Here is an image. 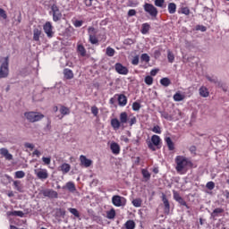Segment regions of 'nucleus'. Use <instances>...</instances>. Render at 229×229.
Returning a JSON list of instances; mask_svg holds the SVG:
<instances>
[{
  "label": "nucleus",
  "instance_id": "nucleus-62",
  "mask_svg": "<svg viewBox=\"0 0 229 229\" xmlns=\"http://www.w3.org/2000/svg\"><path fill=\"white\" fill-rule=\"evenodd\" d=\"M197 30H200V31H207V27L201 25L197 28Z\"/></svg>",
  "mask_w": 229,
  "mask_h": 229
},
{
  "label": "nucleus",
  "instance_id": "nucleus-24",
  "mask_svg": "<svg viewBox=\"0 0 229 229\" xmlns=\"http://www.w3.org/2000/svg\"><path fill=\"white\" fill-rule=\"evenodd\" d=\"M199 92L201 98H208V96H210V92L208 91V89H207V87L205 86L200 87L199 89Z\"/></svg>",
  "mask_w": 229,
  "mask_h": 229
},
{
  "label": "nucleus",
  "instance_id": "nucleus-51",
  "mask_svg": "<svg viewBox=\"0 0 229 229\" xmlns=\"http://www.w3.org/2000/svg\"><path fill=\"white\" fill-rule=\"evenodd\" d=\"M132 110H133L134 112H139V110H140V103H139V102H134V103L132 104Z\"/></svg>",
  "mask_w": 229,
  "mask_h": 229
},
{
  "label": "nucleus",
  "instance_id": "nucleus-45",
  "mask_svg": "<svg viewBox=\"0 0 229 229\" xmlns=\"http://www.w3.org/2000/svg\"><path fill=\"white\" fill-rule=\"evenodd\" d=\"M141 62H145L146 64H149L150 57L148 54H142L140 55Z\"/></svg>",
  "mask_w": 229,
  "mask_h": 229
},
{
  "label": "nucleus",
  "instance_id": "nucleus-5",
  "mask_svg": "<svg viewBox=\"0 0 229 229\" xmlns=\"http://www.w3.org/2000/svg\"><path fill=\"white\" fill-rule=\"evenodd\" d=\"M24 117L29 123H38L44 119V114L40 112L29 111L24 113Z\"/></svg>",
  "mask_w": 229,
  "mask_h": 229
},
{
  "label": "nucleus",
  "instance_id": "nucleus-8",
  "mask_svg": "<svg viewBox=\"0 0 229 229\" xmlns=\"http://www.w3.org/2000/svg\"><path fill=\"white\" fill-rule=\"evenodd\" d=\"M50 15H52L54 22H58V21H62V12L56 4H53L51 6Z\"/></svg>",
  "mask_w": 229,
  "mask_h": 229
},
{
  "label": "nucleus",
  "instance_id": "nucleus-40",
  "mask_svg": "<svg viewBox=\"0 0 229 229\" xmlns=\"http://www.w3.org/2000/svg\"><path fill=\"white\" fill-rule=\"evenodd\" d=\"M106 55L107 56H114V55H115V49L112 48L111 47H107L106 49Z\"/></svg>",
  "mask_w": 229,
  "mask_h": 229
},
{
  "label": "nucleus",
  "instance_id": "nucleus-19",
  "mask_svg": "<svg viewBox=\"0 0 229 229\" xmlns=\"http://www.w3.org/2000/svg\"><path fill=\"white\" fill-rule=\"evenodd\" d=\"M0 155H2V157H4L5 160H13V156L10 154L8 148H0Z\"/></svg>",
  "mask_w": 229,
  "mask_h": 229
},
{
  "label": "nucleus",
  "instance_id": "nucleus-57",
  "mask_svg": "<svg viewBox=\"0 0 229 229\" xmlns=\"http://www.w3.org/2000/svg\"><path fill=\"white\" fill-rule=\"evenodd\" d=\"M0 17H3V19L8 18V15H6V11L4 9L0 8Z\"/></svg>",
  "mask_w": 229,
  "mask_h": 229
},
{
  "label": "nucleus",
  "instance_id": "nucleus-20",
  "mask_svg": "<svg viewBox=\"0 0 229 229\" xmlns=\"http://www.w3.org/2000/svg\"><path fill=\"white\" fill-rule=\"evenodd\" d=\"M57 169H58V171H61V173H63V174H67V173H69L71 171V165H69L67 163H64Z\"/></svg>",
  "mask_w": 229,
  "mask_h": 229
},
{
  "label": "nucleus",
  "instance_id": "nucleus-56",
  "mask_svg": "<svg viewBox=\"0 0 229 229\" xmlns=\"http://www.w3.org/2000/svg\"><path fill=\"white\" fill-rule=\"evenodd\" d=\"M132 65H139V55H135L131 60Z\"/></svg>",
  "mask_w": 229,
  "mask_h": 229
},
{
  "label": "nucleus",
  "instance_id": "nucleus-37",
  "mask_svg": "<svg viewBox=\"0 0 229 229\" xmlns=\"http://www.w3.org/2000/svg\"><path fill=\"white\" fill-rule=\"evenodd\" d=\"M141 174L143 178H145V180H150L151 178V174L149 173V171H148V169H141Z\"/></svg>",
  "mask_w": 229,
  "mask_h": 229
},
{
  "label": "nucleus",
  "instance_id": "nucleus-32",
  "mask_svg": "<svg viewBox=\"0 0 229 229\" xmlns=\"http://www.w3.org/2000/svg\"><path fill=\"white\" fill-rule=\"evenodd\" d=\"M125 229H135V221L133 220H128L124 224Z\"/></svg>",
  "mask_w": 229,
  "mask_h": 229
},
{
  "label": "nucleus",
  "instance_id": "nucleus-34",
  "mask_svg": "<svg viewBox=\"0 0 229 229\" xmlns=\"http://www.w3.org/2000/svg\"><path fill=\"white\" fill-rule=\"evenodd\" d=\"M160 84L163 87H169V85H171V80H169V78H167V77L162 78L160 80Z\"/></svg>",
  "mask_w": 229,
  "mask_h": 229
},
{
  "label": "nucleus",
  "instance_id": "nucleus-16",
  "mask_svg": "<svg viewBox=\"0 0 229 229\" xmlns=\"http://www.w3.org/2000/svg\"><path fill=\"white\" fill-rule=\"evenodd\" d=\"M43 196H45L46 198H51L53 199H56L58 198V192H56L55 190H45L43 191Z\"/></svg>",
  "mask_w": 229,
  "mask_h": 229
},
{
  "label": "nucleus",
  "instance_id": "nucleus-44",
  "mask_svg": "<svg viewBox=\"0 0 229 229\" xmlns=\"http://www.w3.org/2000/svg\"><path fill=\"white\" fill-rule=\"evenodd\" d=\"M68 211L72 214L75 217H80V212L74 208H69Z\"/></svg>",
  "mask_w": 229,
  "mask_h": 229
},
{
  "label": "nucleus",
  "instance_id": "nucleus-60",
  "mask_svg": "<svg viewBox=\"0 0 229 229\" xmlns=\"http://www.w3.org/2000/svg\"><path fill=\"white\" fill-rule=\"evenodd\" d=\"M207 80H208V81H211V83H217V79L216 78L212 79V77L207 76Z\"/></svg>",
  "mask_w": 229,
  "mask_h": 229
},
{
  "label": "nucleus",
  "instance_id": "nucleus-26",
  "mask_svg": "<svg viewBox=\"0 0 229 229\" xmlns=\"http://www.w3.org/2000/svg\"><path fill=\"white\" fill-rule=\"evenodd\" d=\"M128 103V98L124 95H119L118 96V105L120 106H126Z\"/></svg>",
  "mask_w": 229,
  "mask_h": 229
},
{
  "label": "nucleus",
  "instance_id": "nucleus-9",
  "mask_svg": "<svg viewBox=\"0 0 229 229\" xmlns=\"http://www.w3.org/2000/svg\"><path fill=\"white\" fill-rule=\"evenodd\" d=\"M34 174L37 176L38 180H47L49 178V173H47V169L46 168H37L34 169Z\"/></svg>",
  "mask_w": 229,
  "mask_h": 229
},
{
  "label": "nucleus",
  "instance_id": "nucleus-39",
  "mask_svg": "<svg viewBox=\"0 0 229 229\" xmlns=\"http://www.w3.org/2000/svg\"><path fill=\"white\" fill-rule=\"evenodd\" d=\"M132 205H133V207H136V208L142 207V199H134L132 200Z\"/></svg>",
  "mask_w": 229,
  "mask_h": 229
},
{
  "label": "nucleus",
  "instance_id": "nucleus-47",
  "mask_svg": "<svg viewBox=\"0 0 229 229\" xmlns=\"http://www.w3.org/2000/svg\"><path fill=\"white\" fill-rule=\"evenodd\" d=\"M91 114H93L94 117H98L99 114V109L98 108V106H91Z\"/></svg>",
  "mask_w": 229,
  "mask_h": 229
},
{
  "label": "nucleus",
  "instance_id": "nucleus-1",
  "mask_svg": "<svg viewBox=\"0 0 229 229\" xmlns=\"http://www.w3.org/2000/svg\"><path fill=\"white\" fill-rule=\"evenodd\" d=\"M120 120L117 118H113L111 120V126L113 130H124L126 128V124H129V126H133V124H137V117L131 115L128 116V113L122 112L119 116Z\"/></svg>",
  "mask_w": 229,
  "mask_h": 229
},
{
  "label": "nucleus",
  "instance_id": "nucleus-48",
  "mask_svg": "<svg viewBox=\"0 0 229 229\" xmlns=\"http://www.w3.org/2000/svg\"><path fill=\"white\" fill-rule=\"evenodd\" d=\"M207 189H208V191H214V189L216 188V183L214 182H208L206 184Z\"/></svg>",
  "mask_w": 229,
  "mask_h": 229
},
{
  "label": "nucleus",
  "instance_id": "nucleus-54",
  "mask_svg": "<svg viewBox=\"0 0 229 229\" xmlns=\"http://www.w3.org/2000/svg\"><path fill=\"white\" fill-rule=\"evenodd\" d=\"M42 161L44 162L45 165H49V164H51V157H43Z\"/></svg>",
  "mask_w": 229,
  "mask_h": 229
},
{
  "label": "nucleus",
  "instance_id": "nucleus-29",
  "mask_svg": "<svg viewBox=\"0 0 229 229\" xmlns=\"http://www.w3.org/2000/svg\"><path fill=\"white\" fill-rule=\"evenodd\" d=\"M162 201L164 203L165 208L166 210H170L171 205L169 204V200L167 199V197L165 196V194L162 195Z\"/></svg>",
  "mask_w": 229,
  "mask_h": 229
},
{
  "label": "nucleus",
  "instance_id": "nucleus-53",
  "mask_svg": "<svg viewBox=\"0 0 229 229\" xmlns=\"http://www.w3.org/2000/svg\"><path fill=\"white\" fill-rule=\"evenodd\" d=\"M73 26H75V28H81V26H83V21L76 20L73 22Z\"/></svg>",
  "mask_w": 229,
  "mask_h": 229
},
{
  "label": "nucleus",
  "instance_id": "nucleus-10",
  "mask_svg": "<svg viewBox=\"0 0 229 229\" xmlns=\"http://www.w3.org/2000/svg\"><path fill=\"white\" fill-rule=\"evenodd\" d=\"M43 30L48 38H53V37H55V27H53L51 21H47L43 25Z\"/></svg>",
  "mask_w": 229,
  "mask_h": 229
},
{
  "label": "nucleus",
  "instance_id": "nucleus-61",
  "mask_svg": "<svg viewBox=\"0 0 229 229\" xmlns=\"http://www.w3.org/2000/svg\"><path fill=\"white\" fill-rule=\"evenodd\" d=\"M157 74H158V69H153L150 71L151 76H157Z\"/></svg>",
  "mask_w": 229,
  "mask_h": 229
},
{
  "label": "nucleus",
  "instance_id": "nucleus-52",
  "mask_svg": "<svg viewBox=\"0 0 229 229\" xmlns=\"http://www.w3.org/2000/svg\"><path fill=\"white\" fill-rule=\"evenodd\" d=\"M181 13H183V15H190L191 9H189V7H182Z\"/></svg>",
  "mask_w": 229,
  "mask_h": 229
},
{
  "label": "nucleus",
  "instance_id": "nucleus-3",
  "mask_svg": "<svg viewBox=\"0 0 229 229\" xmlns=\"http://www.w3.org/2000/svg\"><path fill=\"white\" fill-rule=\"evenodd\" d=\"M0 64V80H3L10 74V57H2Z\"/></svg>",
  "mask_w": 229,
  "mask_h": 229
},
{
  "label": "nucleus",
  "instance_id": "nucleus-58",
  "mask_svg": "<svg viewBox=\"0 0 229 229\" xmlns=\"http://www.w3.org/2000/svg\"><path fill=\"white\" fill-rule=\"evenodd\" d=\"M24 146L25 148H28L29 149H31V150L35 148V145H33L32 143H25Z\"/></svg>",
  "mask_w": 229,
  "mask_h": 229
},
{
  "label": "nucleus",
  "instance_id": "nucleus-42",
  "mask_svg": "<svg viewBox=\"0 0 229 229\" xmlns=\"http://www.w3.org/2000/svg\"><path fill=\"white\" fill-rule=\"evenodd\" d=\"M172 116L178 117V121H180V119L182 118V111L180 109H174L172 114Z\"/></svg>",
  "mask_w": 229,
  "mask_h": 229
},
{
  "label": "nucleus",
  "instance_id": "nucleus-12",
  "mask_svg": "<svg viewBox=\"0 0 229 229\" xmlns=\"http://www.w3.org/2000/svg\"><path fill=\"white\" fill-rule=\"evenodd\" d=\"M173 194H174V199L176 200L179 205H182V207H185L186 208H190L189 205H187V202L185 201V199H183V198H182V196H180V193H178V191H173Z\"/></svg>",
  "mask_w": 229,
  "mask_h": 229
},
{
  "label": "nucleus",
  "instance_id": "nucleus-59",
  "mask_svg": "<svg viewBox=\"0 0 229 229\" xmlns=\"http://www.w3.org/2000/svg\"><path fill=\"white\" fill-rule=\"evenodd\" d=\"M41 153L38 151V149H35L32 153V157H37L38 158L40 157Z\"/></svg>",
  "mask_w": 229,
  "mask_h": 229
},
{
  "label": "nucleus",
  "instance_id": "nucleus-36",
  "mask_svg": "<svg viewBox=\"0 0 229 229\" xmlns=\"http://www.w3.org/2000/svg\"><path fill=\"white\" fill-rule=\"evenodd\" d=\"M168 12L171 14L176 13V4L174 3L168 4Z\"/></svg>",
  "mask_w": 229,
  "mask_h": 229
},
{
  "label": "nucleus",
  "instance_id": "nucleus-41",
  "mask_svg": "<svg viewBox=\"0 0 229 229\" xmlns=\"http://www.w3.org/2000/svg\"><path fill=\"white\" fill-rule=\"evenodd\" d=\"M107 219H114L115 217V209L112 208L106 212Z\"/></svg>",
  "mask_w": 229,
  "mask_h": 229
},
{
  "label": "nucleus",
  "instance_id": "nucleus-7",
  "mask_svg": "<svg viewBox=\"0 0 229 229\" xmlns=\"http://www.w3.org/2000/svg\"><path fill=\"white\" fill-rule=\"evenodd\" d=\"M143 9L145 10L146 13H148L150 17L153 19H157V16L158 15V9L156 8L155 5L152 4L145 3L143 5Z\"/></svg>",
  "mask_w": 229,
  "mask_h": 229
},
{
  "label": "nucleus",
  "instance_id": "nucleus-31",
  "mask_svg": "<svg viewBox=\"0 0 229 229\" xmlns=\"http://www.w3.org/2000/svg\"><path fill=\"white\" fill-rule=\"evenodd\" d=\"M223 212H225V210L221 208H216L213 210V212L211 213V217H217V216H219V214H223Z\"/></svg>",
  "mask_w": 229,
  "mask_h": 229
},
{
  "label": "nucleus",
  "instance_id": "nucleus-25",
  "mask_svg": "<svg viewBox=\"0 0 229 229\" xmlns=\"http://www.w3.org/2000/svg\"><path fill=\"white\" fill-rule=\"evenodd\" d=\"M40 35H42V30L39 29L33 30V40L35 42H40Z\"/></svg>",
  "mask_w": 229,
  "mask_h": 229
},
{
  "label": "nucleus",
  "instance_id": "nucleus-13",
  "mask_svg": "<svg viewBox=\"0 0 229 229\" xmlns=\"http://www.w3.org/2000/svg\"><path fill=\"white\" fill-rule=\"evenodd\" d=\"M114 69L118 74H123V76H126L130 71L126 68V66L123 65L120 63H116L114 64Z\"/></svg>",
  "mask_w": 229,
  "mask_h": 229
},
{
  "label": "nucleus",
  "instance_id": "nucleus-28",
  "mask_svg": "<svg viewBox=\"0 0 229 229\" xmlns=\"http://www.w3.org/2000/svg\"><path fill=\"white\" fill-rule=\"evenodd\" d=\"M7 216H14L17 217H24V212L22 211H8Z\"/></svg>",
  "mask_w": 229,
  "mask_h": 229
},
{
  "label": "nucleus",
  "instance_id": "nucleus-17",
  "mask_svg": "<svg viewBox=\"0 0 229 229\" xmlns=\"http://www.w3.org/2000/svg\"><path fill=\"white\" fill-rule=\"evenodd\" d=\"M110 149L113 155H119V153H121V146H119L115 141L111 142Z\"/></svg>",
  "mask_w": 229,
  "mask_h": 229
},
{
  "label": "nucleus",
  "instance_id": "nucleus-23",
  "mask_svg": "<svg viewBox=\"0 0 229 229\" xmlns=\"http://www.w3.org/2000/svg\"><path fill=\"white\" fill-rule=\"evenodd\" d=\"M149 30H151V25L148 22L143 23L141 25V30H140V33L142 35H148V33H149Z\"/></svg>",
  "mask_w": 229,
  "mask_h": 229
},
{
  "label": "nucleus",
  "instance_id": "nucleus-11",
  "mask_svg": "<svg viewBox=\"0 0 229 229\" xmlns=\"http://www.w3.org/2000/svg\"><path fill=\"white\" fill-rule=\"evenodd\" d=\"M112 203L114 207H125L126 198L121 197L120 195H114L112 197Z\"/></svg>",
  "mask_w": 229,
  "mask_h": 229
},
{
  "label": "nucleus",
  "instance_id": "nucleus-63",
  "mask_svg": "<svg viewBox=\"0 0 229 229\" xmlns=\"http://www.w3.org/2000/svg\"><path fill=\"white\" fill-rule=\"evenodd\" d=\"M160 55H161L160 50H156V51L154 52V56H155L156 58L158 57V56H160Z\"/></svg>",
  "mask_w": 229,
  "mask_h": 229
},
{
  "label": "nucleus",
  "instance_id": "nucleus-30",
  "mask_svg": "<svg viewBox=\"0 0 229 229\" xmlns=\"http://www.w3.org/2000/svg\"><path fill=\"white\" fill-rule=\"evenodd\" d=\"M183 99H185V95H182V93L180 92H176L174 95V101L180 102V101H183Z\"/></svg>",
  "mask_w": 229,
  "mask_h": 229
},
{
  "label": "nucleus",
  "instance_id": "nucleus-43",
  "mask_svg": "<svg viewBox=\"0 0 229 229\" xmlns=\"http://www.w3.org/2000/svg\"><path fill=\"white\" fill-rule=\"evenodd\" d=\"M167 58L170 64H173V62H174V54H173L171 50H167Z\"/></svg>",
  "mask_w": 229,
  "mask_h": 229
},
{
  "label": "nucleus",
  "instance_id": "nucleus-21",
  "mask_svg": "<svg viewBox=\"0 0 229 229\" xmlns=\"http://www.w3.org/2000/svg\"><path fill=\"white\" fill-rule=\"evenodd\" d=\"M63 74H64L65 80H72V78H74V72H72V70H71L69 68H65L63 71Z\"/></svg>",
  "mask_w": 229,
  "mask_h": 229
},
{
  "label": "nucleus",
  "instance_id": "nucleus-50",
  "mask_svg": "<svg viewBox=\"0 0 229 229\" xmlns=\"http://www.w3.org/2000/svg\"><path fill=\"white\" fill-rule=\"evenodd\" d=\"M15 178H24L26 176V173L24 171H17L14 174Z\"/></svg>",
  "mask_w": 229,
  "mask_h": 229
},
{
  "label": "nucleus",
  "instance_id": "nucleus-64",
  "mask_svg": "<svg viewBox=\"0 0 229 229\" xmlns=\"http://www.w3.org/2000/svg\"><path fill=\"white\" fill-rule=\"evenodd\" d=\"M7 196H8L9 198H13V196H15V194L13 193V191H9V192L7 193Z\"/></svg>",
  "mask_w": 229,
  "mask_h": 229
},
{
  "label": "nucleus",
  "instance_id": "nucleus-6",
  "mask_svg": "<svg viewBox=\"0 0 229 229\" xmlns=\"http://www.w3.org/2000/svg\"><path fill=\"white\" fill-rule=\"evenodd\" d=\"M88 35H89V42H90L93 46L99 45V38H98V30L94 27L88 28Z\"/></svg>",
  "mask_w": 229,
  "mask_h": 229
},
{
  "label": "nucleus",
  "instance_id": "nucleus-33",
  "mask_svg": "<svg viewBox=\"0 0 229 229\" xmlns=\"http://www.w3.org/2000/svg\"><path fill=\"white\" fill-rule=\"evenodd\" d=\"M13 186H14V189L18 191V192H23L22 184L21 183V181H14Z\"/></svg>",
  "mask_w": 229,
  "mask_h": 229
},
{
  "label": "nucleus",
  "instance_id": "nucleus-15",
  "mask_svg": "<svg viewBox=\"0 0 229 229\" xmlns=\"http://www.w3.org/2000/svg\"><path fill=\"white\" fill-rule=\"evenodd\" d=\"M80 161L81 165H83V167H90V165H92V160L87 158L84 155L80 156Z\"/></svg>",
  "mask_w": 229,
  "mask_h": 229
},
{
  "label": "nucleus",
  "instance_id": "nucleus-22",
  "mask_svg": "<svg viewBox=\"0 0 229 229\" xmlns=\"http://www.w3.org/2000/svg\"><path fill=\"white\" fill-rule=\"evenodd\" d=\"M63 189L69 191V192H76V185L72 182H68L64 186H63Z\"/></svg>",
  "mask_w": 229,
  "mask_h": 229
},
{
  "label": "nucleus",
  "instance_id": "nucleus-46",
  "mask_svg": "<svg viewBox=\"0 0 229 229\" xmlns=\"http://www.w3.org/2000/svg\"><path fill=\"white\" fill-rule=\"evenodd\" d=\"M151 131H153V133H157L158 135H160V133H162V128L160 127V125H156L151 129Z\"/></svg>",
  "mask_w": 229,
  "mask_h": 229
},
{
  "label": "nucleus",
  "instance_id": "nucleus-38",
  "mask_svg": "<svg viewBox=\"0 0 229 229\" xmlns=\"http://www.w3.org/2000/svg\"><path fill=\"white\" fill-rule=\"evenodd\" d=\"M77 51L81 54V55L85 56L87 55V50L83 45H78Z\"/></svg>",
  "mask_w": 229,
  "mask_h": 229
},
{
  "label": "nucleus",
  "instance_id": "nucleus-14",
  "mask_svg": "<svg viewBox=\"0 0 229 229\" xmlns=\"http://www.w3.org/2000/svg\"><path fill=\"white\" fill-rule=\"evenodd\" d=\"M59 112H60L61 115H58L57 117L59 119H64V117H65V115H69L71 114V108H69L65 106H61Z\"/></svg>",
  "mask_w": 229,
  "mask_h": 229
},
{
  "label": "nucleus",
  "instance_id": "nucleus-4",
  "mask_svg": "<svg viewBox=\"0 0 229 229\" xmlns=\"http://www.w3.org/2000/svg\"><path fill=\"white\" fill-rule=\"evenodd\" d=\"M147 145L150 151H157V149L162 148V139H160V136L154 134L151 136L150 140L147 141Z\"/></svg>",
  "mask_w": 229,
  "mask_h": 229
},
{
  "label": "nucleus",
  "instance_id": "nucleus-49",
  "mask_svg": "<svg viewBox=\"0 0 229 229\" xmlns=\"http://www.w3.org/2000/svg\"><path fill=\"white\" fill-rule=\"evenodd\" d=\"M145 83L146 85H153V77H151L150 75H148L145 77Z\"/></svg>",
  "mask_w": 229,
  "mask_h": 229
},
{
  "label": "nucleus",
  "instance_id": "nucleus-35",
  "mask_svg": "<svg viewBox=\"0 0 229 229\" xmlns=\"http://www.w3.org/2000/svg\"><path fill=\"white\" fill-rule=\"evenodd\" d=\"M154 4L157 6V8H165V0H155Z\"/></svg>",
  "mask_w": 229,
  "mask_h": 229
},
{
  "label": "nucleus",
  "instance_id": "nucleus-18",
  "mask_svg": "<svg viewBox=\"0 0 229 229\" xmlns=\"http://www.w3.org/2000/svg\"><path fill=\"white\" fill-rule=\"evenodd\" d=\"M160 114L161 117H163V119H165L166 121H178V116H173V114H170L165 111H161Z\"/></svg>",
  "mask_w": 229,
  "mask_h": 229
},
{
  "label": "nucleus",
  "instance_id": "nucleus-55",
  "mask_svg": "<svg viewBox=\"0 0 229 229\" xmlns=\"http://www.w3.org/2000/svg\"><path fill=\"white\" fill-rule=\"evenodd\" d=\"M135 15H137V11L135 9H130L128 11V16L129 17H133Z\"/></svg>",
  "mask_w": 229,
  "mask_h": 229
},
{
  "label": "nucleus",
  "instance_id": "nucleus-2",
  "mask_svg": "<svg viewBox=\"0 0 229 229\" xmlns=\"http://www.w3.org/2000/svg\"><path fill=\"white\" fill-rule=\"evenodd\" d=\"M175 170L178 174H187L189 169H192V167H194V163L184 156H177L175 157Z\"/></svg>",
  "mask_w": 229,
  "mask_h": 229
},
{
  "label": "nucleus",
  "instance_id": "nucleus-27",
  "mask_svg": "<svg viewBox=\"0 0 229 229\" xmlns=\"http://www.w3.org/2000/svg\"><path fill=\"white\" fill-rule=\"evenodd\" d=\"M165 142L166 143V146L168 147L169 151H174V143L173 142V140H171V137H166L165 139Z\"/></svg>",
  "mask_w": 229,
  "mask_h": 229
}]
</instances>
